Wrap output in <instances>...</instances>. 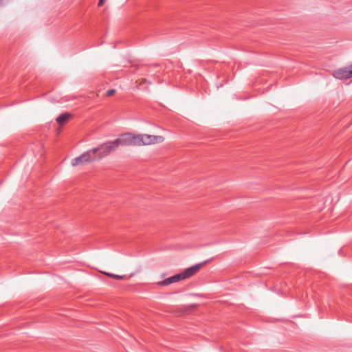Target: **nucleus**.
<instances>
[{"label": "nucleus", "mask_w": 352, "mask_h": 352, "mask_svg": "<svg viewBox=\"0 0 352 352\" xmlns=\"http://www.w3.org/2000/svg\"><path fill=\"white\" fill-rule=\"evenodd\" d=\"M203 265L202 263H199L197 265H195L192 267H190L187 269H186L184 272L179 273L181 275V277L182 278V280H184L186 278H188L194 274H195L201 267Z\"/></svg>", "instance_id": "obj_4"}, {"label": "nucleus", "mask_w": 352, "mask_h": 352, "mask_svg": "<svg viewBox=\"0 0 352 352\" xmlns=\"http://www.w3.org/2000/svg\"><path fill=\"white\" fill-rule=\"evenodd\" d=\"M104 1L105 0H100L98 2V6H102L104 4Z\"/></svg>", "instance_id": "obj_11"}, {"label": "nucleus", "mask_w": 352, "mask_h": 352, "mask_svg": "<svg viewBox=\"0 0 352 352\" xmlns=\"http://www.w3.org/2000/svg\"><path fill=\"white\" fill-rule=\"evenodd\" d=\"M72 115L69 113H65L61 115H60L56 119V122L62 125L64 124L69 118H71Z\"/></svg>", "instance_id": "obj_7"}, {"label": "nucleus", "mask_w": 352, "mask_h": 352, "mask_svg": "<svg viewBox=\"0 0 352 352\" xmlns=\"http://www.w3.org/2000/svg\"><path fill=\"white\" fill-rule=\"evenodd\" d=\"M333 76L340 80L348 79L352 77L351 65L349 67L340 68L333 72Z\"/></svg>", "instance_id": "obj_3"}, {"label": "nucleus", "mask_w": 352, "mask_h": 352, "mask_svg": "<svg viewBox=\"0 0 352 352\" xmlns=\"http://www.w3.org/2000/svg\"><path fill=\"white\" fill-rule=\"evenodd\" d=\"M127 146H147L155 144H160L164 141L162 135H153L148 134H133L131 133H124Z\"/></svg>", "instance_id": "obj_1"}, {"label": "nucleus", "mask_w": 352, "mask_h": 352, "mask_svg": "<svg viewBox=\"0 0 352 352\" xmlns=\"http://www.w3.org/2000/svg\"><path fill=\"white\" fill-rule=\"evenodd\" d=\"M80 155L85 164L97 160L96 157V151L94 150V148L84 152Z\"/></svg>", "instance_id": "obj_6"}, {"label": "nucleus", "mask_w": 352, "mask_h": 352, "mask_svg": "<svg viewBox=\"0 0 352 352\" xmlns=\"http://www.w3.org/2000/svg\"><path fill=\"white\" fill-rule=\"evenodd\" d=\"M104 274L105 275H107V276H109V277H111L116 280H122V279H124L126 278V276L125 275H117V274H111V273H108V272H104Z\"/></svg>", "instance_id": "obj_9"}, {"label": "nucleus", "mask_w": 352, "mask_h": 352, "mask_svg": "<svg viewBox=\"0 0 352 352\" xmlns=\"http://www.w3.org/2000/svg\"><path fill=\"white\" fill-rule=\"evenodd\" d=\"M116 89H109L107 91L106 96L110 97V96H113L116 93Z\"/></svg>", "instance_id": "obj_10"}, {"label": "nucleus", "mask_w": 352, "mask_h": 352, "mask_svg": "<svg viewBox=\"0 0 352 352\" xmlns=\"http://www.w3.org/2000/svg\"><path fill=\"white\" fill-rule=\"evenodd\" d=\"M180 280H182V278L181 277L180 274H177L162 281H159L157 283V284L159 286H166Z\"/></svg>", "instance_id": "obj_5"}, {"label": "nucleus", "mask_w": 352, "mask_h": 352, "mask_svg": "<svg viewBox=\"0 0 352 352\" xmlns=\"http://www.w3.org/2000/svg\"><path fill=\"white\" fill-rule=\"evenodd\" d=\"M127 146L124 133L112 141H107L98 146L93 148L96 151L97 160L108 156L110 153L116 151L119 146Z\"/></svg>", "instance_id": "obj_2"}, {"label": "nucleus", "mask_w": 352, "mask_h": 352, "mask_svg": "<svg viewBox=\"0 0 352 352\" xmlns=\"http://www.w3.org/2000/svg\"><path fill=\"white\" fill-rule=\"evenodd\" d=\"M85 164V162H83L81 155L72 159V161H71V164L73 166H79V165H83Z\"/></svg>", "instance_id": "obj_8"}]
</instances>
